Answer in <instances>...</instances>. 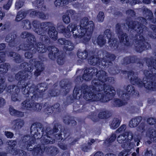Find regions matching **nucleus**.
Returning a JSON list of instances; mask_svg holds the SVG:
<instances>
[{"mask_svg": "<svg viewBox=\"0 0 156 156\" xmlns=\"http://www.w3.org/2000/svg\"><path fill=\"white\" fill-rule=\"evenodd\" d=\"M5 81V79L0 76V93H2L6 87Z\"/></svg>", "mask_w": 156, "mask_h": 156, "instance_id": "a19ab883", "label": "nucleus"}, {"mask_svg": "<svg viewBox=\"0 0 156 156\" xmlns=\"http://www.w3.org/2000/svg\"><path fill=\"white\" fill-rule=\"evenodd\" d=\"M88 117L94 122H97L98 120L97 116L94 112L91 113L90 114L88 115Z\"/></svg>", "mask_w": 156, "mask_h": 156, "instance_id": "49530a36", "label": "nucleus"}, {"mask_svg": "<svg viewBox=\"0 0 156 156\" xmlns=\"http://www.w3.org/2000/svg\"><path fill=\"white\" fill-rule=\"evenodd\" d=\"M116 138V135L115 134H112L109 139V142L110 143H112L114 142Z\"/></svg>", "mask_w": 156, "mask_h": 156, "instance_id": "052dcab7", "label": "nucleus"}, {"mask_svg": "<svg viewBox=\"0 0 156 156\" xmlns=\"http://www.w3.org/2000/svg\"><path fill=\"white\" fill-rule=\"evenodd\" d=\"M6 103L5 100L2 97H0V108L3 107Z\"/></svg>", "mask_w": 156, "mask_h": 156, "instance_id": "bf43d9fd", "label": "nucleus"}, {"mask_svg": "<svg viewBox=\"0 0 156 156\" xmlns=\"http://www.w3.org/2000/svg\"><path fill=\"white\" fill-rule=\"evenodd\" d=\"M115 32L121 43L123 44L126 46L130 45L128 36L126 33L123 32L120 23H118L116 24Z\"/></svg>", "mask_w": 156, "mask_h": 156, "instance_id": "ddd939ff", "label": "nucleus"}, {"mask_svg": "<svg viewBox=\"0 0 156 156\" xmlns=\"http://www.w3.org/2000/svg\"><path fill=\"white\" fill-rule=\"evenodd\" d=\"M126 129V125L123 124L121 125L116 130L117 132L120 133L125 130Z\"/></svg>", "mask_w": 156, "mask_h": 156, "instance_id": "6e6d98bb", "label": "nucleus"}, {"mask_svg": "<svg viewBox=\"0 0 156 156\" xmlns=\"http://www.w3.org/2000/svg\"><path fill=\"white\" fill-rule=\"evenodd\" d=\"M8 148L9 152L13 155L19 156H27V153L24 151L17 149V141L16 140H9Z\"/></svg>", "mask_w": 156, "mask_h": 156, "instance_id": "a211bd4d", "label": "nucleus"}, {"mask_svg": "<svg viewBox=\"0 0 156 156\" xmlns=\"http://www.w3.org/2000/svg\"><path fill=\"white\" fill-rule=\"evenodd\" d=\"M49 23H50L48 22L40 23L37 20H34L32 22V25L34 28L35 32L41 35L40 40L45 43L50 42L49 38L46 35Z\"/></svg>", "mask_w": 156, "mask_h": 156, "instance_id": "9d476101", "label": "nucleus"}, {"mask_svg": "<svg viewBox=\"0 0 156 156\" xmlns=\"http://www.w3.org/2000/svg\"><path fill=\"white\" fill-rule=\"evenodd\" d=\"M5 53L4 51H0V63L4 62L5 61Z\"/></svg>", "mask_w": 156, "mask_h": 156, "instance_id": "8fccbe9b", "label": "nucleus"}, {"mask_svg": "<svg viewBox=\"0 0 156 156\" xmlns=\"http://www.w3.org/2000/svg\"><path fill=\"white\" fill-rule=\"evenodd\" d=\"M44 0H35L33 4L38 9L41 10L46 9V6L44 5Z\"/></svg>", "mask_w": 156, "mask_h": 156, "instance_id": "f704fd0d", "label": "nucleus"}, {"mask_svg": "<svg viewBox=\"0 0 156 156\" xmlns=\"http://www.w3.org/2000/svg\"><path fill=\"white\" fill-rule=\"evenodd\" d=\"M15 6L17 9H20L23 6V4H22L21 2L19 1L16 2Z\"/></svg>", "mask_w": 156, "mask_h": 156, "instance_id": "69168bd1", "label": "nucleus"}, {"mask_svg": "<svg viewBox=\"0 0 156 156\" xmlns=\"http://www.w3.org/2000/svg\"><path fill=\"white\" fill-rule=\"evenodd\" d=\"M59 125L58 123L54 124L52 129L49 131L46 129L45 131L42 124L38 122L32 124L30 128V134L32 136L28 135L23 136L19 142L20 147L21 148H26L29 149L32 145H34L36 139H40L41 143L43 145L53 143L52 136L57 133L58 130Z\"/></svg>", "mask_w": 156, "mask_h": 156, "instance_id": "7ed1b4c3", "label": "nucleus"}, {"mask_svg": "<svg viewBox=\"0 0 156 156\" xmlns=\"http://www.w3.org/2000/svg\"><path fill=\"white\" fill-rule=\"evenodd\" d=\"M15 78L18 81L17 86L9 85L5 88L7 92L11 95L12 100L14 101L19 100L18 98L20 89L22 90L23 93V91L25 89H27L30 87L29 85L30 83L27 80L30 78L28 74L20 71L16 74Z\"/></svg>", "mask_w": 156, "mask_h": 156, "instance_id": "39448f33", "label": "nucleus"}, {"mask_svg": "<svg viewBox=\"0 0 156 156\" xmlns=\"http://www.w3.org/2000/svg\"><path fill=\"white\" fill-rule=\"evenodd\" d=\"M5 135L8 138H12L14 136V135L13 133L8 131L5 132Z\"/></svg>", "mask_w": 156, "mask_h": 156, "instance_id": "5fc2aeb1", "label": "nucleus"}, {"mask_svg": "<svg viewBox=\"0 0 156 156\" xmlns=\"http://www.w3.org/2000/svg\"><path fill=\"white\" fill-rule=\"evenodd\" d=\"M50 23L48 26L47 31L48 34L50 37L53 41H56L58 38V33L56 28L53 26L52 25V23L50 22H49Z\"/></svg>", "mask_w": 156, "mask_h": 156, "instance_id": "b1692460", "label": "nucleus"}, {"mask_svg": "<svg viewBox=\"0 0 156 156\" xmlns=\"http://www.w3.org/2000/svg\"><path fill=\"white\" fill-rule=\"evenodd\" d=\"M66 2V0H55L54 4L56 7H59L67 5Z\"/></svg>", "mask_w": 156, "mask_h": 156, "instance_id": "79ce46f5", "label": "nucleus"}, {"mask_svg": "<svg viewBox=\"0 0 156 156\" xmlns=\"http://www.w3.org/2000/svg\"><path fill=\"white\" fill-rule=\"evenodd\" d=\"M57 43L59 45H63L64 48L68 51H71L74 48L73 43L70 41L67 40L64 38L58 39Z\"/></svg>", "mask_w": 156, "mask_h": 156, "instance_id": "5701e85b", "label": "nucleus"}, {"mask_svg": "<svg viewBox=\"0 0 156 156\" xmlns=\"http://www.w3.org/2000/svg\"><path fill=\"white\" fill-rule=\"evenodd\" d=\"M10 114L14 116L22 117L24 116V113L23 112L15 109L12 106H10L9 108Z\"/></svg>", "mask_w": 156, "mask_h": 156, "instance_id": "c756f323", "label": "nucleus"}, {"mask_svg": "<svg viewBox=\"0 0 156 156\" xmlns=\"http://www.w3.org/2000/svg\"><path fill=\"white\" fill-rule=\"evenodd\" d=\"M148 67H151L150 70H145L144 73L147 80L143 83L142 80L137 76H132L130 79V83L133 85L142 87L143 85L148 91L156 90V59L147 58L146 61Z\"/></svg>", "mask_w": 156, "mask_h": 156, "instance_id": "20e7f679", "label": "nucleus"}, {"mask_svg": "<svg viewBox=\"0 0 156 156\" xmlns=\"http://www.w3.org/2000/svg\"><path fill=\"white\" fill-rule=\"evenodd\" d=\"M121 121L118 118H114L110 124L111 129H115L117 128L120 124Z\"/></svg>", "mask_w": 156, "mask_h": 156, "instance_id": "72a5a7b5", "label": "nucleus"}, {"mask_svg": "<svg viewBox=\"0 0 156 156\" xmlns=\"http://www.w3.org/2000/svg\"><path fill=\"white\" fill-rule=\"evenodd\" d=\"M44 106H47L46 108L44 109V112L48 115L52 113L54 111H55L54 113L55 114H58L60 112V105L58 103H57L53 105H51L46 102L44 104Z\"/></svg>", "mask_w": 156, "mask_h": 156, "instance_id": "4be33fe9", "label": "nucleus"}, {"mask_svg": "<svg viewBox=\"0 0 156 156\" xmlns=\"http://www.w3.org/2000/svg\"><path fill=\"white\" fill-rule=\"evenodd\" d=\"M124 105V102L123 101L119 98L114 99L113 102V105L115 107H119L122 106Z\"/></svg>", "mask_w": 156, "mask_h": 156, "instance_id": "37998d69", "label": "nucleus"}, {"mask_svg": "<svg viewBox=\"0 0 156 156\" xmlns=\"http://www.w3.org/2000/svg\"><path fill=\"white\" fill-rule=\"evenodd\" d=\"M126 92L120 89L117 91V93L120 98L124 101H126L129 99L130 95L136 94H137L134 87L131 85H128L125 89Z\"/></svg>", "mask_w": 156, "mask_h": 156, "instance_id": "f3484780", "label": "nucleus"}, {"mask_svg": "<svg viewBox=\"0 0 156 156\" xmlns=\"http://www.w3.org/2000/svg\"><path fill=\"white\" fill-rule=\"evenodd\" d=\"M150 138L153 142H156V130H153L150 133Z\"/></svg>", "mask_w": 156, "mask_h": 156, "instance_id": "a18cd8bd", "label": "nucleus"}, {"mask_svg": "<svg viewBox=\"0 0 156 156\" xmlns=\"http://www.w3.org/2000/svg\"><path fill=\"white\" fill-rule=\"evenodd\" d=\"M36 17L41 19H45L46 18V15L44 12L38 11Z\"/></svg>", "mask_w": 156, "mask_h": 156, "instance_id": "864d4df0", "label": "nucleus"}, {"mask_svg": "<svg viewBox=\"0 0 156 156\" xmlns=\"http://www.w3.org/2000/svg\"><path fill=\"white\" fill-rule=\"evenodd\" d=\"M63 122L68 125L70 124L71 126H76L77 124L76 122L74 119H71L70 118H67L66 117L63 119Z\"/></svg>", "mask_w": 156, "mask_h": 156, "instance_id": "ea45409f", "label": "nucleus"}, {"mask_svg": "<svg viewBox=\"0 0 156 156\" xmlns=\"http://www.w3.org/2000/svg\"><path fill=\"white\" fill-rule=\"evenodd\" d=\"M145 127V124L144 122H141L138 126V128L140 130H144Z\"/></svg>", "mask_w": 156, "mask_h": 156, "instance_id": "0e129e2a", "label": "nucleus"}, {"mask_svg": "<svg viewBox=\"0 0 156 156\" xmlns=\"http://www.w3.org/2000/svg\"><path fill=\"white\" fill-rule=\"evenodd\" d=\"M97 78L94 79L91 81L93 90L98 92L96 94L89 89V87L85 83H83L80 87L75 86L73 91V97L77 99L83 95V98L89 102L99 101L102 103L107 102L110 100L116 94L114 88L112 86L106 84L108 81L109 77L106 73L103 70L98 71L95 67L87 68L82 76H78L76 79L80 81L81 80L88 81L91 80L93 76Z\"/></svg>", "mask_w": 156, "mask_h": 156, "instance_id": "f257e3e1", "label": "nucleus"}, {"mask_svg": "<svg viewBox=\"0 0 156 156\" xmlns=\"http://www.w3.org/2000/svg\"><path fill=\"white\" fill-rule=\"evenodd\" d=\"M105 55L101 59L95 57L94 56H91L89 59V62L90 65L98 66L101 69L106 70L108 68H110L113 66V62L116 57L114 54L107 51H105Z\"/></svg>", "mask_w": 156, "mask_h": 156, "instance_id": "6e6552de", "label": "nucleus"}, {"mask_svg": "<svg viewBox=\"0 0 156 156\" xmlns=\"http://www.w3.org/2000/svg\"><path fill=\"white\" fill-rule=\"evenodd\" d=\"M27 12L25 11H19L16 17L15 20L17 22H19L24 18L27 15Z\"/></svg>", "mask_w": 156, "mask_h": 156, "instance_id": "c9c22d12", "label": "nucleus"}, {"mask_svg": "<svg viewBox=\"0 0 156 156\" xmlns=\"http://www.w3.org/2000/svg\"><path fill=\"white\" fill-rule=\"evenodd\" d=\"M121 73L123 74H126L127 73V76L128 78H129L131 76H133L134 75L135 73L134 72L130 70V71H128L126 70H122L121 71Z\"/></svg>", "mask_w": 156, "mask_h": 156, "instance_id": "3c124183", "label": "nucleus"}, {"mask_svg": "<svg viewBox=\"0 0 156 156\" xmlns=\"http://www.w3.org/2000/svg\"><path fill=\"white\" fill-rule=\"evenodd\" d=\"M150 28L155 33H156V26L153 24L150 25Z\"/></svg>", "mask_w": 156, "mask_h": 156, "instance_id": "774afa93", "label": "nucleus"}, {"mask_svg": "<svg viewBox=\"0 0 156 156\" xmlns=\"http://www.w3.org/2000/svg\"><path fill=\"white\" fill-rule=\"evenodd\" d=\"M12 0H8L7 3L3 5L4 9L6 10H9L12 5Z\"/></svg>", "mask_w": 156, "mask_h": 156, "instance_id": "09e8293b", "label": "nucleus"}, {"mask_svg": "<svg viewBox=\"0 0 156 156\" xmlns=\"http://www.w3.org/2000/svg\"><path fill=\"white\" fill-rule=\"evenodd\" d=\"M8 55L10 57H12L13 60L16 63H20L22 61L21 56L18 53L10 51L9 52Z\"/></svg>", "mask_w": 156, "mask_h": 156, "instance_id": "cd10ccee", "label": "nucleus"}, {"mask_svg": "<svg viewBox=\"0 0 156 156\" xmlns=\"http://www.w3.org/2000/svg\"><path fill=\"white\" fill-rule=\"evenodd\" d=\"M63 133L65 138H63L62 137V134L61 133L57 135V136H56L55 139L58 141V146L59 147L63 150H66L67 149V145L63 144V142L64 141L65 138H67L70 135L69 129L67 128H64L63 130Z\"/></svg>", "mask_w": 156, "mask_h": 156, "instance_id": "aec40b11", "label": "nucleus"}, {"mask_svg": "<svg viewBox=\"0 0 156 156\" xmlns=\"http://www.w3.org/2000/svg\"><path fill=\"white\" fill-rule=\"evenodd\" d=\"M104 35L108 39L109 46L113 50L118 48L119 45V42L117 39L112 37V32L110 29H107L104 31Z\"/></svg>", "mask_w": 156, "mask_h": 156, "instance_id": "6ab92c4d", "label": "nucleus"}, {"mask_svg": "<svg viewBox=\"0 0 156 156\" xmlns=\"http://www.w3.org/2000/svg\"><path fill=\"white\" fill-rule=\"evenodd\" d=\"M26 51H32L31 52L30 51H27L24 54L25 57L27 59H30L32 58L33 56V54L35 53H33L32 50H27Z\"/></svg>", "mask_w": 156, "mask_h": 156, "instance_id": "de8ad7c7", "label": "nucleus"}, {"mask_svg": "<svg viewBox=\"0 0 156 156\" xmlns=\"http://www.w3.org/2000/svg\"><path fill=\"white\" fill-rule=\"evenodd\" d=\"M136 63L139 64L140 66H143V63L140 61V58L135 55H129L125 57L123 59V64L128 65L131 63Z\"/></svg>", "mask_w": 156, "mask_h": 156, "instance_id": "412c9836", "label": "nucleus"}, {"mask_svg": "<svg viewBox=\"0 0 156 156\" xmlns=\"http://www.w3.org/2000/svg\"><path fill=\"white\" fill-rule=\"evenodd\" d=\"M51 49L48 54L49 58L53 60L57 58V63L60 65H63L65 62V58L63 55L60 54L58 49L55 47L51 46Z\"/></svg>", "mask_w": 156, "mask_h": 156, "instance_id": "4468645a", "label": "nucleus"}, {"mask_svg": "<svg viewBox=\"0 0 156 156\" xmlns=\"http://www.w3.org/2000/svg\"><path fill=\"white\" fill-rule=\"evenodd\" d=\"M38 12L37 11L34 10L30 12V16L32 17H36L37 16V14Z\"/></svg>", "mask_w": 156, "mask_h": 156, "instance_id": "680f3d73", "label": "nucleus"}, {"mask_svg": "<svg viewBox=\"0 0 156 156\" xmlns=\"http://www.w3.org/2000/svg\"><path fill=\"white\" fill-rule=\"evenodd\" d=\"M126 24L129 29L134 30L137 33L136 36H138L139 38L135 39L136 43L135 49L137 52L141 53L143 51L151 48L150 44L145 41L144 36L145 35L146 29L143 25L140 23L135 21H128L126 22Z\"/></svg>", "mask_w": 156, "mask_h": 156, "instance_id": "423d86ee", "label": "nucleus"}, {"mask_svg": "<svg viewBox=\"0 0 156 156\" xmlns=\"http://www.w3.org/2000/svg\"><path fill=\"white\" fill-rule=\"evenodd\" d=\"M30 33L26 31L23 32L21 34V37L23 39L27 38Z\"/></svg>", "mask_w": 156, "mask_h": 156, "instance_id": "13d9d810", "label": "nucleus"}, {"mask_svg": "<svg viewBox=\"0 0 156 156\" xmlns=\"http://www.w3.org/2000/svg\"><path fill=\"white\" fill-rule=\"evenodd\" d=\"M48 85L45 82L39 83L38 85L31 84L30 87L25 89L22 93L24 97L27 98L22 103L23 108L27 110H33L39 112L41 108V104L35 103L39 98L43 99H51L59 95L58 90L55 88H51L45 93L44 92L47 89Z\"/></svg>", "mask_w": 156, "mask_h": 156, "instance_id": "f03ea898", "label": "nucleus"}, {"mask_svg": "<svg viewBox=\"0 0 156 156\" xmlns=\"http://www.w3.org/2000/svg\"><path fill=\"white\" fill-rule=\"evenodd\" d=\"M104 13L102 11H100L97 16V19L100 22H102L105 18Z\"/></svg>", "mask_w": 156, "mask_h": 156, "instance_id": "c03bdc74", "label": "nucleus"}, {"mask_svg": "<svg viewBox=\"0 0 156 156\" xmlns=\"http://www.w3.org/2000/svg\"><path fill=\"white\" fill-rule=\"evenodd\" d=\"M126 14L127 15L130 16L131 17H133L135 15V11L132 9H129L127 10L126 12Z\"/></svg>", "mask_w": 156, "mask_h": 156, "instance_id": "603ef678", "label": "nucleus"}, {"mask_svg": "<svg viewBox=\"0 0 156 156\" xmlns=\"http://www.w3.org/2000/svg\"><path fill=\"white\" fill-rule=\"evenodd\" d=\"M133 138V135L131 131L124 132L122 134L119 136L117 138L118 143L121 144L122 146L126 148L130 143V142Z\"/></svg>", "mask_w": 156, "mask_h": 156, "instance_id": "dca6fc26", "label": "nucleus"}, {"mask_svg": "<svg viewBox=\"0 0 156 156\" xmlns=\"http://www.w3.org/2000/svg\"><path fill=\"white\" fill-rule=\"evenodd\" d=\"M68 85L67 83L63 81H61L60 82V85L61 87L64 89H66V88L67 87Z\"/></svg>", "mask_w": 156, "mask_h": 156, "instance_id": "4d7b16f0", "label": "nucleus"}, {"mask_svg": "<svg viewBox=\"0 0 156 156\" xmlns=\"http://www.w3.org/2000/svg\"><path fill=\"white\" fill-rule=\"evenodd\" d=\"M75 11L72 9L68 10L65 15L62 16V20L64 23L68 24L70 21V18L74 19L75 18Z\"/></svg>", "mask_w": 156, "mask_h": 156, "instance_id": "393cba45", "label": "nucleus"}, {"mask_svg": "<svg viewBox=\"0 0 156 156\" xmlns=\"http://www.w3.org/2000/svg\"><path fill=\"white\" fill-rule=\"evenodd\" d=\"M10 68L9 64L4 63L0 65V74H5Z\"/></svg>", "mask_w": 156, "mask_h": 156, "instance_id": "473e14b6", "label": "nucleus"}, {"mask_svg": "<svg viewBox=\"0 0 156 156\" xmlns=\"http://www.w3.org/2000/svg\"><path fill=\"white\" fill-rule=\"evenodd\" d=\"M80 29H78L77 26L76 30L75 32H80L81 31H85L94 30V25L93 21H89L87 17H85L81 20L80 23Z\"/></svg>", "mask_w": 156, "mask_h": 156, "instance_id": "2eb2a0df", "label": "nucleus"}, {"mask_svg": "<svg viewBox=\"0 0 156 156\" xmlns=\"http://www.w3.org/2000/svg\"><path fill=\"white\" fill-rule=\"evenodd\" d=\"M17 37L16 34H12L11 36L9 35L6 36L5 40L7 42H9V45L10 47L12 48L17 45Z\"/></svg>", "mask_w": 156, "mask_h": 156, "instance_id": "a878e982", "label": "nucleus"}, {"mask_svg": "<svg viewBox=\"0 0 156 156\" xmlns=\"http://www.w3.org/2000/svg\"><path fill=\"white\" fill-rule=\"evenodd\" d=\"M111 116L110 112L107 110L102 111L98 114V117L100 119H107Z\"/></svg>", "mask_w": 156, "mask_h": 156, "instance_id": "2f4dec72", "label": "nucleus"}, {"mask_svg": "<svg viewBox=\"0 0 156 156\" xmlns=\"http://www.w3.org/2000/svg\"><path fill=\"white\" fill-rule=\"evenodd\" d=\"M13 122L14 124L13 127L14 129L16 131L21 129L24 124L23 121L20 119H17L14 120Z\"/></svg>", "mask_w": 156, "mask_h": 156, "instance_id": "7c9ffc66", "label": "nucleus"}, {"mask_svg": "<svg viewBox=\"0 0 156 156\" xmlns=\"http://www.w3.org/2000/svg\"><path fill=\"white\" fill-rule=\"evenodd\" d=\"M90 147L87 146H85L82 147V150L84 152H87L90 149Z\"/></svg>", "mask_w": 156, "mask_h": 156, "instance_id": "338daca9", "label": "nucleus"}, {"mask_svg": "<svg viewBox=\"0 0 156 156\" xmlns=\"http://www.w3.org/2000/svg\"><path fill=\"white\" fill-rule=\"evenodd\" d=\"M143 13L144 16L145 18L141 17V18L144 20V22H146V19L148 20L151 21L152 20H153L154 16L152 12L147 8H144L143 11ZM142 23H144V22H142Z\"/></svg>", "mask_w": 156, "mask_h": 156, "instance_id": "bb28decb", "label": "nucleus"}, {"mask_svg": "<svg viewBox=\"0 0 156 156\" xmlns=\"http://www.w3.org/2000/svg\"><path fill=\"white\" fill-rule=\"evenodd\" d=\"M30 64L27 62H24L21 63L20 68L24 72H30L32 71L34 67L36 68V70L34 73V75L36 77L39 76L42 71L44 69L42 67L41 63L40 61L36 60V59H33L30 60L29 62Z\"/></svg>", "mask_w": 156, "mask_h": 156, "instance_id": "9b49d317", "label": "nucleus"}, {"mask_svg": "<svg viewBox=\"0 0 156 156\" xmlns=\"http://www.w3.org/2000/svg\"><path fill=\"white\" fill-rule=\"evenodd\" d=\"M97 43L101 46H103L105 44L106 40L105 39L104 36L103 35L100 34L98 36L97 38Z\"/></svg>", "mask_w": 156, "mask_h": 156, "instance_id": "58836bf2", "label": "nucleus"}, {"mask_svg": "<svg viewBox=\"0 0 156 156\" xmlns=\"http://www.w3.org/2000/svg\"><path fill=\"white\" fill-rule=\"evenodd\" d=\"M142 120V118L140 116L136 117L131 119L129 121V125L131 128L136 127Z\"/></svg>", "mask_w": 156, "mask_h": 156, "instance_id": "c85d7f7f", "label": "nucleus"}, {"mask_svg": "<svg viewBox=\"0 0 156 156\" xmlns=\"http://www.w3.org/2000/svg\"><path fill=\"white\" fill-rule=\"evenodd\" d=\"M144 154L145 156H153V154L152 150L148 151V149H147L146 151L145 152Z\"/></svg>", "mask_w": 156, "mask_h": 156, "instance_id": "e2e57ef3", "label": "nucleus"}, {"mask_svg": "<svg viewBox=\"0 0 156 156\" xmlns=\"http://www.w3.org/2000/svg\"><path fill=\"white\" fill-rule=\"evenodd\" d=\"M78 57L82 60L86 59L88 56V52L87 50H85L83 51H78L77 53Z\"/></svg>", "mask_w": 156, "mask_h": 156, "instance_id": "e433bc0d", "label": "nucleus"}, {"mask_svg": "<svg viewBox=\"0 0 156 156\" xmlns=\"http://www.w3.org/2000/svg\"><path fill=\"white\" fill-rule=\"evenodd\" d=\"M22 25L24 29L29 30L32 28V24L28 20H25L22 21Z\"/></svg>", "mask_w": 156, "mask_h": 156, "instance_id": "4c0bfd02", "label": "nucleus"}, {"mask_svg": "<svg viewBox=\"0 0 156 156\" xmlns=\"http://www.w3.org/2000/svg\"><path fill=\"white\" fill-rule=\"evenodd\" d=\"M44 147L43 148H42L41 145L38 144L36 147H34L33 149L32 148H29L28 149L26 148H26L28 150L29 149H31L30 151H32V154L33 156H42L44 151L52 156H55L58 152V150L56 147L49 146Z\"/></svg>", "mask_w": 156, "mask_h": 156, "instance_id": "f8f14e48", "label": "nucleus"}, {"mask_svg": "<svg viewBox=\"0 0 156 156\" xmlns=\"http://www.w3.org/2000/svg\"><path fill=\"white\" fill-rule=\"evenodd\" d=\"M41 41L42 42H39L36 43V47H35L34 42H36V38L34 36L30 33L27 38L26 41L27 43L23 44V47L22 49L24 51L32 50L33 52L34 53H44L48 50L45 44H48L49 43H45L44 42Z\"/></svg>", "mask_w": 156, "mask_h": 156, "instance_id": "1a4fd4ad", "label": "nucleus"}, {"mask_svg": "<svg viewBox=\"0 0 156 156\" xmlns=\"http://www.w3.org/2000/svg\"><path fill=\"white\" fill-rule=\"evenodd\" d=\"M76 27V23H72L67 26L66 28L63 25H60L57 27V30L66 38H69L71 37L72 32L75 38L80 39L84 37L82 40V42L85 44H87L91 38L94 30L83 32L81 31L80 32L77 31V32H75Z\"/></svg>", "mask_w": 156, "mask_h": 156, "instance_id": "0eeeda50", "label": "nucleus"}]
</instances>
